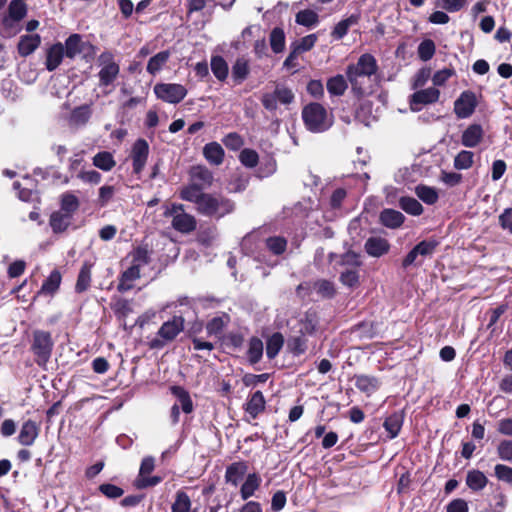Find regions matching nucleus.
Instances as JSON below:
<instances>
[{
	"label": "nucleus",
	"mask_w": 512,
	"mask_h": 512,
	"mask_svg": "<svg viewBox=\"0 0 512 512\" xmlns=\"http://www.w3.org/2000/svg\"><path fill=\"white\" fill-rule=\"evenodd\" d=\"M378 71L375 57L371 54H363L355 64L348 65L346 77L351 85L352 93L361 98L372 89V78Z\"/></svg>",
	"instance_id": "obj_1"
},
{
	"label": "nucleus",
	"mask_w": 512,
	"mask_h": 512,
	"mask_svg": "<svg viewBox=\"0 0 512 512\" xmlns=\"http://www.w3.org/2000/svg\"><path fill=\"white\" fill-rule=\"evenodd\" d=\"M302 119L307 130L313 133H322L333 125V115L316 102L303 108Z\"/></svg>",
	"instance_id": "obj_2"
},
{
	"label": "nucleus",
	"mask_w": 512,
	"mask_h": 512,
	"mask_svg": "<svg viewBox=\"0 0 512 512\" xmlns=\"http://www.w3.org/2000/svg\"><path fill=\"white\" fill-rule=\"evenodd\" d=\"M235 204L230 199L211 193H205L200 198V203L196 211L204 216L220 219L233 212Z\"/></svg>",
	"instance_id": "obj_3"
},
{
	"label": "nucleus",
	"mask_w": 512,
	"mask_h": 512,
	"mask_svg": "<svg viewBox=\"0 0 512 512\" xmlns=\"http://www.w3.org/2000/svg\"><path fill=\"white\" fill-rule=\"evenodd\" d=\"M53 347L54 342L49 332L43 330H36L33 332L31 351L38 366L43 369L47 368V364L52 355Z\"/></svg>",
	"instance_id": "obj_4"
},
{
	"label": "nucleus",
	"mask_w": 512,
	"mask_h": 512,
	"mask_svg": "<svg viewBox=\"0 0 512 512\" xmlns=\"http://www.w3.org/2000/svg\"><path fill=\"white\" fill-rule=\"evenodd\" d=\"M164 216L172 218L171 226L180 233L188 234L196 229L195 217L186 213L182 204L173 203L166 206Z\"/></svg>",
	"instance_id": "obj_5"
},
{
	"label": "nucleus",
	"mask_w": 512,
	"mask_h": 512,
	"mask_svg": "<svg viewBox=\"0 0 512 512\" xmlns=\"http://www.w3.org/2000/svg\"><path fill=\"white\" fill-rule=\"evenodd\" d=\"M184 329V318L174 316L171 320L164 322L158 330V337L152 339L150 347L152 349H161L167 342L173 341Z\"/></svg>",
	"instance_id": "obj_6"
},
{
	"label": "nucleus",
	"mask_w": 512,
	"mask_h": 512,
	"mask_svg": "<svg viewBox=\"0 0 512 512\" xmlns=\"http://www.w3.org/2000/svg\"><path fill=\"white\" fill-rule=\"evenodd\" d=\"M100 70L98 72L99 86H109L117 79L120 73L119 64L114 60L110 51L102 52L98 57Z\"/></svg>",
	"instance_id": "obj_7"
},
{
	"label": "nucleus",
	"mask_w": 512,
	"mask_h": 512,
	"mask_svg": "<svg viewBox=\"0 0 512 512\" xmlns=\"http://www.w3.org/2000/svg\"><path fill=\"white\" fill-rule=\"evenodd\" d=\"M153 90L157 98L172 104L181 102L187 95V89L176 83H158Z\"/></svg>",
	"instance_id": "obj_8"
},
{
	"label": "nucleus",
	"mask_w": 512,
	"mask_h": 512,
	"mask_svg": "<svg viewBox=\"0 0 512 512\" xmlns=\"http://www.w3.org/2000/svg\"><path fill=\"white\" fill-rule=\"evenodd\" d=\"M477 107V98L474 92L464 91L454 102V112L460 119L470 117Z\"/></svg>",
	"instance_id": "obj_9"
},
{
	"label": "nucleus",
	"mask_w": 512,
	"mask_h": 512,
	"mask_svg": "<svg viewBox=\"0 0 512 512\" xmlns=\"http://www.w3.org/2000/svg\"><path fill=\"white\" fill-rule=\"evenodd\" d=\"M131 159L133 172L135 174H140L147 162L149 156V145L145 139H137L131 149Z\"/></svg>",
	"instance_id": "obj_10"
},
{
	"label": "nucleus",
	"mask_w": 512,
	"mask_h": 512,
	"mask_svg": "<svg viewBox=\"0 0 512 512\" xmlns=\"http://www.w3.org/2000/svg\"><path fill=\"white\" fill-rule=\"evenodd\" d=\"M440 91L435 87L418 90L412 94L410 99V107L412 111H419L421 105L435 103L439 100Z\"/></svg>",
	"instance_id": "obj_11"
},
{
	"label": "nucleus",
	"mask_w": 512,
	"mask_h": 512,
	"mask_svg": "<svg viewBox=\"0 0 512 512\" xmlns=\"http://www.w3.org/2000/svg\"><path fill=\"white\" fill-rule=\"evenodd\" d=\"M484 134L482 125L478 123L470 124L462 132L461 144L466 148H474L483 141Z\"/></svg>",
	"instance_id": "obj_12"
},
{
	"label": "nucleus",
	"mask_w": 512,
	"mask_h": 512,
	"mask_svg": "<svg viewBox=\"0 0 512 512\" xmlns=\"http://www.w3.org/2000/svg\"><path fill=\"white\" fill-rule=\"evenodd\" d=\"M364 249L369 256L379 258L389 252L390 244L383 237L372 236L366 240Z\"/></svg>",
	"instance_id": "obj_13"
},
{
	"label": "nucleus",
	"mask_w": 512,
	"mask_h": 512,
	"mask_svg": "<svg viewBox=\"0 0 512 512\" xmlns=\"http://www.w3.org/2000/svg\"><path fill=\"white\" fill-rule=\"evenodd\" d=\"M248 470V465L245 461H237L231 463L225 472V481L233 486H238L240 481L245 476Z\"/></svg>",
	"instance_id": "obj_14"
},
{
	"label": "nucleus",
	"mask_w": 512,
	"mask_h": 512,
	"mask_svg": "<svg viewBox=\"0 0 512 512\" xmlns=\"http://www.w3.org/2000/svg\"><path fill=\"white\" fill-rule=\"evenodd\" d=\"M64 54V46L58 42L50 46L46 51L45 67L48 71L56 70L62 63Z\"/></svg>",
	"instance_id": "obj_15"
},
{
	"label": "nucleus",
	"mask_w": 512,
	"mask_h": 512,
	"mask_svg": "<svg viewBox=\"0 0 512 512\" xmlns=\"http://www.w3.org/2000/svg\"><path fill=\"white\" fill-rule=\"evenodd\" d=\"M39 435V427L36 422L27 420L21 426L18 441L23 446H31Z\"/></svg>",
	"instance_id": "obj_16"
},
{
	"label": "nucleus",
	"mask_w": 512,
	"mask_h": 512,
	"mask_svg": "<svg viewBox=\"0 0 512 512\" xmlns=\"http://www.w3.org/2000/svg\"><path fill=\"white\" fill-rule=\"evenodd\" d=\"M64 46V54L69 59H74L77 55L84 52L87 43L83 41L79 34H72L66 40Z\"/></svg>",
	"instance_id": "obj_17"
},
{
	"label": "nucleus",
	"mask_w": 512,
	"mask_h": 512,
	"mask_svg": "<svg viewBox=\"0 0 512 512\" xmlns=\"http://www.w3.org/2000/svg\"><path fill=\"white\" fill-rule=\"evenodd\" d=\"M41 44V37L38 34L22 35L18 42V53L22 57L32 54Z\"/></svg>",
	"instance_id": "obj_18"
},
{
	"label": "nucleus",
	"mask_w": 512,
	"mask_h": 512,
	"mask_svg": "<svg viewBox=\"0 0 512 512\" xmlns=\"http://www.w3.org/2000/svg\"><path fill=\"white\" fill-rule=\"evenodd\" d=\"M381 385V382L378 378L370 375H356L355 376V386L358 390L365 393L367 396L375 393Z\"/></svg>",
	"instance_id": "obj_19"
},
{
	"label": "nucleus",
	"mask_w": 512,
	"mask_h": 512,
	"mask_svg": "<svg viewBox=\"0 0 512 512\" xmlns=\"http://www.w3.org/2000/svg\"><path fill=\"white\" fill-rule=\"evenodd\" d=\"M262 479L257 473H250L246 476L245 481L240 488V496L242 500H248L255 495V492L260 488Z\"/></svg>",
	"instance_id": "obj_20"
},
{
	"label": "nucleus",
	"mask_w": 512,
	"mask_h": 512,
	"mask_svg": "<svg viewBox=\"0 0 512 512\" xmlns=\"http://www.w3.org/2000/svg\"><path fill=\"white\" fill-rule=\"evenodd\" d=\"M404 422V412L396 411L389 415L384 423L383 427L389 435V439H394L398 436Z\"/></svg>",
	"instance_id": "obj_21"
},
{
	"label": "nucleus",
	"mask_w": 512,
	"mask_h": 512,
	"mask_svg": "<svg viewBox=\"0 0 512 512\" xmlns=\"http://www.w3.org/2000/svg\"><path fill=\"white\" fill-rule=\"evenodd\" d=\"M205 159L212 165L219 166L224 160V149L217 142H210L203 148Z\"/></svg>",
	"instance_id": "obj_22"
},
{
	"label": "nucleus",
	"mask_w": 512,
	"mask_h": 512,
	"mask_svg": "<svg viewBox=\"0 0 512 512\" xmlns=\"http://www.w3.org/2000/svg\"><path fill=\"white\" fill-rule=\"evenodd\" d=\"M190 176L193 183H197L201 188L209 187L213 183V174L205 166H194L190 170Z\"/></svg>",
	"instance_id": "obj_23"
},
{
	"label": "nucleus",
	"mask_w": 512,
	"mask_h": 512,
	"mask_svg": "<svg viewBox=\"0 0 512 512\" xmlns=\"http://www.w3.org/2000/svg\"><path fill=\"white\" fill-rule=\"evenodd\" d=\"M265 398L261 391L254 392L245 404V411L255 419L265 409Z\"/></svg>",
	"instance_id": "obj_24"
},
{
	"label": "nucleus",
	"mask_w": 512,
	"mask_h": 512,
	"mask_svg": "<svg viewBox=\"0 0 512 512\" xmlns=\"http://www.w3.org/2000/svg\"><path fill=\"white\" fill-rule=\"evenodd\" d=\"M250 73L249 61L244 57H239L235 60L232 70L231 77L235 84H241L244 82Z\"/></svg>",
	"instance_id": "obj_25"
},
{
	"label": "nucleus",
	"mask_w": 512,
	"mask_h": 512,
	"mask_svg": "<svg viewBox=\"0 0 512 512\" xmlns=\"http://www.w3.org/2000/svg\"><path fill=\"white\" fill-rule=\"evenodd\" d=\"M92 115L91 106L84 104L74 108L69 117V123L73 126H84Z\"/></svg>",
	"instance_id": "obj_26"
},
{
	"label": "nucleus",
	"mask_w": 512,
	"mask_h": 512,
	"mask_svg": "<svg viewBox=\"0 0 512 512\" xmlns=\"http://www.w3.org/2000/svg\"><path fill=\"white\" fill-rule=\"evenodd\" d=\"M404 215L394 209H384L380 213V221L381 223L391 229H395L400 227L404 222Z\"/></svg>",
	"instance_id": "obj_27"
},
{
	"label": "nucleus",
	"mask_w": 512,
	"mask_h": 512,
	"mask_svg": "<svg viewBox=\"0 0 512 512\" xmlns=\"http://www.w3.org/2000/svg\"><path fill=\"white\" fill-rule=\"evenodd\" d=\"M138 278H140V267L131 264V266L122 273L118 290L120 292L130 290L133 286L132 283Z\"/></svg>",
	"instance_id": "obj_28"
},
{
	"label": "nucleus",
	"mask_w": 512,
	"mask_h": 512,
	"mask_svg": "<svg viewBox=\"0 0 512 512\" xmlns=\"http://www.w3.org/2000/svg\"><path fill=\"white\" fill-rule=\"evenodd\" d=\"M171 393L178 399L179 408L186 414L193 411V402L187 390L181 386H172Z\"/></svg>",
	"instance_id": "obj_29"
},
{
	"label": "nucleus",
	"mask_w": 512,
	"mask_h": 512,
	"mask_svg": "<svg viewBox=\"0 0 512 512\" xmlns=\"http://www.w3.org/2000/svg\"><path fill=\"white\" fill-rule=\"evenodd\" d=\"M169 58L170 52L168 50L157 53L149 59L146 67L147 72L151 75H156L168 62Z\"/></svg>",
	"instance_id": "obj_30"
},
{
	"label": "nucleus",
	"mask_w": 512,
	"mask_h": 512,
	"mask_svg": "<svg viewBox=\"0 0 512 512\" xmlns=\"http://www.w3.org/2000/svg\"><path fill=\"white\" fill-rule=\"evenodd\" d=\"M72 216L62 211L53 212L50 216V226L55 233L66 230L69 226Z\"/></svg>",
	"instance_id": "obj_31"
},
{
	"label": "nucleus",
	"mask_w": 512,
	"mask_h": 512,
	"mask_svg": "<svg viewBox=\"0 0 512 512\" xmlns=\"http://www.w3.org/2000/svg\"><path fill=\"white\" fill-rule=\"evenodd\" d=\"M93 165L103 171L108 172L115 167L116 161L114 160L112 153L108 151H101L95 154L93 157Z\"/></svg>",
	"instance_id": "obj_32"
},
{
	"label": "nucleus",
	"mask_w": 512,
	"mask_h": 512,
	"mask_svg": "<svg viewBox=\"0 0 512 512\" xmlns=\"http://www.w3.org/2000/svg\"><path fill=\"white\" fill-rule=\"evenodd\" d=\"M326 86L329 94L333 96H342L348 87L345 77L340 74L329 78Z\"/></svg>",
	"instance_id": "obj_33"
},
{
	"label": "nucleus",
	"mask_w": 512,
	"mask_h": 512,
	"mask_svg": "<svg viewBox=\"0 0 512 512\" xmlns=\"http://www.w3.org/2000/svg\"><path fill=\"white\" fill-rule=\"evenodd\" d=\"M211 70L214 76L221 82L228 77V64L222 56H213L211 58Z\"/></svg>",
	"instance_id": "obj_34"
},
{
	"label": "nucleus",
	"mask_w": 512,
	"mask_h": 512,
	"mask_svg": "<svg viewBox=\"0 0 512 512\" xmlns=\"http://www.w3.org/2000/svg\"><path fill=\"white\" fill-rule=\"evenodd\" d=\"M202 189L197 183H192L181 190L180 197L185 201L195 203L196 207H198L200 198L205 195Z\"/></svg>",
	"instance_id": "obj_35"
},
{
	"label": "nucleus",
	"mask_w": 512,
	"mask_h": 512,
	"mask_svg": "<svg viewBox=\"0 0 512 512\" xmlns=\"http://www.w3.org/2000/svg\"><path fill=\"white\" fill-rule=\"evenodd\" d=\"M488 479L479 470H472L467 473L466 484L474 491H480L487 485Z\"/></svg>",
	"instance_id": "obj_36"
},
{
	"label": "nucleus",
	"mask_w": 512,
	"mask_h": 512,
	"mask_svg": "<svg viewBox=\"0 0 512 512\" xmlns=\"http://www.w3.org/2000/svg\"><path fill=\"white\" fill-rule=\"evenodd\" d=\"M358 20L359 16L355 14L341 20L336 24L331 35L337 40L342 39L347 34L349 28L358 23Z\"/></svg>",
	"instance_id": "obj_37"
},
{
	"label": "nucleus",
	"mask_w": 512,
	"mask_h": 512,
	"mask_svg": "<svg viewBox=\"0 0 512 512\" xmlns=\"http://www.w3.org/2000/svg\"><path fill=\"white\" fill-rule=\"evenodd\" d=\"M284 344L283 335L279 332L272 334L266 344V355L269 359H273L280 352Z\"/></svg>",
	"instance_id": "obj_38"
},
{
	"label": "nucleus",
	"mask_w": 512,
	"mask_h": 512,
	"mask_svg": "<svg viewBox=\"0 0 512 512\" xmlns=\"http://www.w3.org/2000/svg\"><path fill=\"white\" fill-rule=\"evenodd\" d=\"M270 46L274 53L278 54L285 49V33L282 28L275 27L272 29L269 37Z\"/></svg>",
	"instance_id": "obj_39"
},
{
	"label": "nucleus",
	"mask_w": 512,
	"mask_h": 512,
	"mask_svg": "<svg viewBox=\"0 0 512 512\" xmlns=\"http://www.w3.org/2000/svg\"><path fill=\"white\" fill-rule=\"evenodd\" d=\"M192 502L190 497L183 490L176 492L175 501L171 506L172 512H190Z\"/></svg>",
	"instance_id": "obj_40"
},
{
	"label": "nucleus",
	"mask_w": 512,
	"mask_h": 512,
	"mask_svg": "<svg viewBox=\"0 0 512 512\" xmlns=\"http://www.w3.org/2000/svg\"><path fill=\"white\" fill-rule=\"evenodd\" d=\"M91 282V264L84 263L80 269L75 289L77 292L81 293L88 289Z\"/></svg>",
	"instance_id": "obj_41"
},
{
	"label": "nucleus",
	"mask_w": 512,
	"mask_h": 512,
	"mask_svg": "<svg viewBox=\"0 0 512 512\" xmlns=\"http://www.w3.org/2000/svg\"><path fill=\"white\" fill-rule=\"evenodd\" d=\"M339 265L346 269H358L362 265L361 256L355 251H347L339 257Z\"/></svg>",
	"instance_id": "obj_42"
},
{
	"label": "nucleus",
	"mask_w": 512,
	"mask_h": 512,
	"mask_svg": "<svg viewBox=\"0 0 512 512\" xmlns=\"http://www.w3.org/2000/svg\"><path fill=\"white\" fill-rule=\"evenodd\" d=\"M228 322L229 317L226 314L214 317L207 323L206 331L209 335L219 336Z\"/></svg>",
	"instance_id": "obj_43"
},
{
	"label": "nucleus",
	"mask_w": 512,
	"mask_h": 512,
	"mask_svg": "<svg viewBox=\"0 0 512 512\" xmlns=\"http://www.w3.org/2000/svg\"><path fill=\"white\" fill-rule=\"evenodd\" d=\"M474 163V153L469 150H461L454 158V167L458 170H466Z\"/></svg>",
	"instance_id": "obj_44"
},
{
	"label": "nucleus",
	"mask_w": 512,
	"mask_h": 512,
	"mask_svg": "<svg viewBox=\"0 0 512 512\" xmlns=\"http://www.w3.org/2000/svg\"><path fill=\"white\" fill-rule=\"evenodd\" d=\"M79 200L78 198L70 193L66 192L61 196V211L69 214L70 216L75 213L79 208Z\"/></svg>",
	"instance_id": "obj_45"
},
{
	"label": "nucleus",
	"mask_w": 512,
	"mask_h": 512,
	"mask_svg": "<svg viewBox=\"0 0 512 512\" xmlns=\"http://www.w3.org/2000/svg\"><path fill=\"white\" fill-rule=\"evenodd\" d=\"M247 354L250 363L256 364L260 361L263 355V343L259 338L253 337L250 339Z\"/></svg>",
	"instance_id": "obj_46"
},
{
	"label": "nucleus",
	"mask_w": 512,
	"mask_h": 512,
	"mask_svg": "<svg viewBox=\"0 0 512 512\" xmlns=\"http://www.w3.org/2000/svg\"><path fill=\"white\" fill-rule=\"evenodd\" d=\"M400 207L408 214L418 216L423 212V206L421 203L412 197H402L400 199Z\"/></svg>",
	"instance_id": "obj_47"
},
{
	"label": "nucleus",
	"mask_w": 512,
	"mask_h": 512,
	"mask_svg": "<svg viewBox=\"0 0 512 512\" xmlns=\"http://www.w3.org/2000/svg\"><path fill=\"white\" fill-rule=\"evenodd\" d=\"M8 13L13 21L18 22L27 14L26 4L22 0H12L8 7Z\"/></svg>",
	"instance_id": "obj_48"
},
{
	"label": "nucleus",
	"mask_w": 512,
	"mask_h": 512,
	"mask_svg": "<svg viewBox=\"0 0 512 512\" xmlns=\"http://www.w3.org/2000/svg\"><path fill=\"white\" fill-rule=\"evenodd\" d=\"M416 195L426 204L432 205L438 200L437 191L425 185H419L415 189Z\"/></svg>",
	"instance_id": "obj_49"
},
{
	"label": "nucleus",
	"mask_w": 512,
	"mask_h": 512,
	"mask_svg": "<svg viewBox=\"0 0 512 512\" xmlns=\"http://www.w3.org/2000/svg\"><path fill=\"white\" fill-rule=\"evenodd\" d=\"M438 245L439 242L437 240L429 239L419 242L414 248L421 258H425L431 257L434 254Z\"/></svg>",
	"instance_id": "obj_50"
},
{
	"label": "nucleus",
	"mask_w": 512,
	"mask_h": 512,
	"mask_svg": "<svg viewBox=\"0 0 512 512\" xmlns=\"http://www.w3.org/2000/svg\"><path fill=\"white\" fill-rule=\"evenodd\" d=\"M61 283V274L59 271L54 270L50 273L48 278L44 281L41 287V292L52 294L59 288Z\"/></svg>",
	"instance_id": "obj_51"
},
{
	"label": "nucleus",
	"mask_w": 512,
	"mask_h": 512,
	"mask_svg": "<svg viewBox=\"0 0 512 512\" xmlns=\"http://www.w3.org/2000/svg\"><path fill=\"white\" fill-rule=\"evenodd\" d=\"M296 22L311 27L318 23V14L310 9L301 10L296 14Z\"/></svg>",
	"instance_id": "obj_52"
},
{
	"label": "nucleus",
	"mask_w": 512,
	"mask_h": 512,
	"mask_svg": "<svg viewBox=\"0 0 512 512\" xmlns=\"http://www.w3.org/2000/svg\"><path fill=\"white\" fill-rule=\"evenodd\" d=\"M340 282L347 287L353 288L359 284L358 269H346L340 274Z\"/></svg>",
	"instance_id": "obj_53"
},
{
	"label": "nucleus",
	"mask_w": 512,
	"mask_h": 512,
	"mask_svg": "<svg viewBox=\"0 0 512 512\" xmlns=\"http://www.w3.org/2000/svg\"><path fill=\"white\" fill-rule=\"evenodd\" d=\"M314 287L317 290V293L323 298H332L336 293L334 284L325 279L315 282Z\"/></svg>",
	"instance_id": "obj_54"
},
{
	"label": "nucleus",
	"mask_w": 512,
	"mask_h": 512,
	"mask_svg": "<svg viewBox=\"0 0 512 512\" xmlns=\"http://www.w3.org/2000/svg\"><path fill=\"white\" fill-rule=\"evenodd\" d=\"M435 44L432 40L426 39L418 46V56L423 61L430 60L435 54Z\"/></svg>",
	"instance_id": "obj_55"
},
{
	"label": "nucleus",
	"mask_w": 512,
	"mask_h": 512,
	"mask_svg": "<svg viewBox=\"0 0 512 512\" xmlns=\"http://www.w3.org/2000/svg\"><path fill=\"white\" fill-rule=\"evenodd\" d=\"M266 246L275 255H280L286 250L287 241L283 237H270L266 240Z\"/></svg>",
	"instance_id": "obj_56"
},
{
	"label": "nucleus",
	"mask_w": 512,
	"mask_h": 512,
	"mask_svg": "<svg viewBox=\"0 0 512 512\" xmlns=\"http://www.w3.org/2000/svg\"><path fill=\"white\" fill-rule=\"evenodd\" d=\"M287 347L294 355L303 354L306 351V340L301 336L292 337L288 340Z\"/></svg>",
	"instance_id": "obj_57"
},
{
	"label": "nucleus",
	"mask_w": 512,
	"mask_h": 512,
	"mask_svg": "<svg viewBox=\"0 0 512 512\" xmlns=\"http://www.w3.org/2000/svg\"><path fill=\"white\" fill-rule=\"evenodd\" d=\"M239 159L244 166L253 168L257 165L259 157L256 151L252 149H244L241 151Z\"/></svg>",
	"instance_id": "obj_58"
},
{
	"label": "nucleus",
	"mask_w": 512,
	"mask_h": 512,
	"mask_svg": "<svg viewBox=\"0 0 512 512\" xmlns=\"http://www.w3.org/2000/svg\"><path fill=\"white\" fill-rule=\"evenodd\" d=\"M317 36L315 34H309L300 39L299 42L293 45V48L298 51V53H303L309 51L316 43Z\"/></svg>",
	"instance_id": "obj_59"
},
{
	"label": "nucleus",
	"mask_w": 512,
	"mask_h": 512,
	"mask_svg": "<svg viewBox=\"0 0 512 512\" xmlns=\"http://www.w3.org/2000/svg\"><path fill=\"white\" fill-rule=\"evenodd\" d=\"M99 491L109 499H117L124 494L122 488L109 483L101 484Z\"/></svg>",
	"instance_id": "obj_60"
},
{
	"label": "nucleus",
	"mask_w": 512,
	"mask_h": 512,
	"mask_svg": "<svg viewBox=\"0 0 512 512\" xmlns=\"http://www.w3.org/2000/svg\"><path fill=\"white\" fill-rule=\"evenodd\" d=\"M370 112L371 105L369 103H363L356 111V119L364 125L369 126L371 121L374 119L371 117Z\"/></svg>",
	"instance_id": "obj_61"
},
{
	"label": "nucleus",
	"mask_w": 512,
	"mask_h": 512,
	"mask_svg": "<svg viewBox=\"0 0 512 512\" xmlns=\"http://www.w3.org/2000/svg\"><path fill=\"white\" fill-rule=\"evenodd\" d=\"M500 459L504 461H512V441L503 440L497 448Z\"/></svg>",
	"instance_id": "obj_62"
},
{
	"label": "nucleus",
	"mask_w": 512,
	"mask_h": 512,
	"mask_svg": "<svg viewBox=\"0 0 512 512\" xmlns=\"http://www.w3.org/2000/svg\"><path fill=\"white\" fill-rule=\"evenodd\" d=\"M496 477L506 483L512 484V468L503 464L495 466Z\"/></svg>",
	"instance_id": "obj_63"
},
{
	"label": "nucleus",
	"mask_w": 512,
	"mask_h": 512,
	"mask_svg": "<svg viewBox=\"0 0 512 512\" xmlns=\"http://www.w3.org/2000/svg\"><path fill=\"white\" fill-rule=\"evenodd\" d=\"M499 224L502 229L512 234V208H506L499 216Z\"/></svg>",
	"instance_id": "obj_64"
}]
</instances>
